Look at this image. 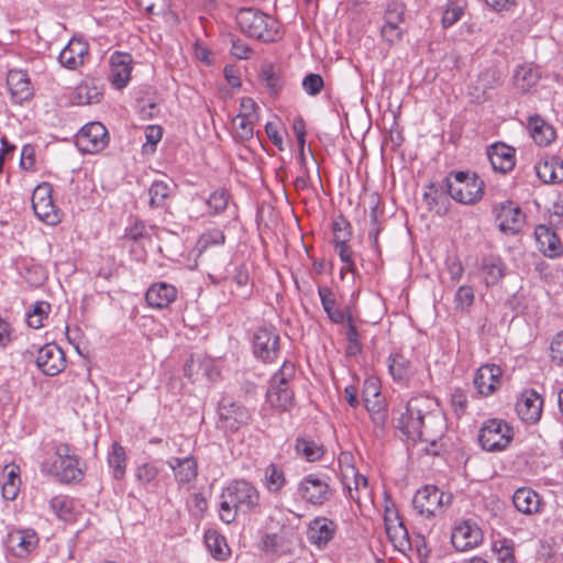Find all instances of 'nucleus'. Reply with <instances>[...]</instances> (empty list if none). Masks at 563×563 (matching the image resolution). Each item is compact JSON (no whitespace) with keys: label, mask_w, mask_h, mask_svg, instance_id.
I'll list each match as a JSON object with an SVG mask.
<instances>
[{"label":"nucleus","mask_w":563,"mask_h":563,"mask_svg":"<svg viewBox=\"0 0 563 563\" xmlns=\"http://www.w3.org/2000/svg\"><path fill=\"white\" fill-rule=\"evenodd\" d=\"M433 405V399L428 396L412 397L394 418L396 428L413 442L419 440L434 444L435 440L428 427V423L439 419L432 413Z\"/></svg>","instance_id":"f257e3e1"},{"label":"nucleus","mask_w":563,"mask_h":563,"mask_svg":"<svg viewBox=\"0 0 563 563\" xmlns=\"http://www.w3.org/2000/svg\"><path fill=\"white\" fill-rule=\"evenodd\" d=\"M219 508V517L222 522L231 523L239 512L251 514L260 506L261 494L258 489L247 481L235 479L222 492Z\"/></svg>","instance_id":"f03ea898"},{"label":"nucleus","mask_w":563,"mask_h":563,"mask_svg":"<svg viewBox=\"0 0 563 563\" xmlns=\"http://www.w3.org/2000/svg\"><path fill=\"white\" fill-rule=\"evenodd\" d=\"M41 472L54 476L63 484L79 483L85 476L79 457L74 449L66 443H58L54 446L53 455L42 462Z\"/></svg>","instance_id":"7ed1b4c3"},{"label":"nucleus","mask_w":563,"mask_h":563,"mask_svg":"<svg viewBox=\"0 0 563 563\" xmlns=\"http://www.w3.org/2000/svg\"><path fill=\"white\" fill-rule=\"evenodd\" d=\"M242 33L263 42H274L279 36V23L273 16L255 8H242L235 15Z\"/></svg>","instance_id":"20e7f679"},{"label":"nucleus","mask_w":563,"mask_h":563,"mask_svg":"<svg viewBox=\"0 0 563 563\" xmlns=\"http://www.w3.org/2000/svg\"><path fill=\"white\" fill-rule=\"evenodd\" d=\"M449 195L457 202L472 205L484 195V181L474 173L453 172L445 178Z\"/></svg>","instance_id":"39448f33"},{"label":"nucleus","mask_w":563,"mask_h":563,"mask_svg":"<svg viewBox=\"0 0 563 563\" xmlns=\"http://www.w3.org/2000/svg\"><path fill=\"white\" fill-rule=\"evenodd\" d=\"M514 438L512 428L503 419L492 418L483 422L478 442L487 452H500L506 450Z\"/></svg>","instance_id":"423d86ee"},{"label":"nucleus","mask_w":563,"mask_h":563,"mask_svg":"<svg viewBox=\"0 0 563 563\" xmlns=\"http://www.w3.org/2000/svg\"><path fill=\"white\" fill-rule=\"evenodd\" d=\"M452 495L440 490L434 485H424L419 488L412 499L416 511L424 517L438 516L451 505Z\"/></svg>","instance_id":"0eeeda50"},{"label":"nucleus","mask_w":563,"mask_h":563,"mask_svg":"<svg viewBox=\"0 0 563 563\" xmlns=\"http://www.w3.org/2000/svg\"><path fill=\"white\" fill-rule=\"evenodd\" d=\"M254 356L263 363L275 362L280 353V335L272 324L258 327L252 338Z\"/></svg>","instance_id":"6e6552de"},{"label":"nucleus","mask_w":563,"mask_h":563,"mask_svg":"<svg viewBox=\"0 0 563 563\" xmlns=\"http://www.w3.org/2000/svg\"><path fill=\"white\" fill-rule=\"evenodd\" d=\"M218 427L230 432L238 431L249 423L251 411L231 396H223L217 408Z\"/></svg>","instance_id":"1a4fd4ad"},{"label":"nucleus","mask_w":563,"mask_h":563,"mask_svg":"<svg viewBox=\"0 0 563 563\" xmlns=\"http://www.w3.org/2000/svg\"><path fill=\"white\" fill-rule=\"evenodd\" d=\"M327 476L308 474L299 482L297 495L307 504L322 506L333 494Z\"/></svg>","instance_id":"9d476101"},{"label":"nucleus","mask_w":563,"mask_h":563,"mask_svg":"<svg viewBox=\"0 0 563 563\" xmlns=\"http://www.w3.org/2000/svg\"><path fill=\"white\" fill-rule=\"evenodd\" d=\"M498 228L504 233L516 234L521 231L526 222V214L521 208L511 200H505L494 206Z\"/></svg>","instance_id":"9b49d317"},{"label":"nucleus","mask_w":563,"mask_h":563,"mask_svg":"<svg viewBox=\"0 0 563 563\" xmlns=\"http://www.w3.org/2000/svg\"><path fill=\"white\" fill-rule=\"evenodd\" d=\"M53 188L48 183L40 184L32 195V207L40 220L43 222L55 225L60 221L58 209L54 205Z\"/></svg>","instance_id":"f8f14e48"},{"label":"nucleus","mask_w":563,"mask_h":563,"mask_svg":"<svg viewBox=\"0 0 563 563\" xmlns=\"http://www.w3.org/2000/svg\"><path fill=\"white\" fill-rule=\"evenodd\" d=\"M109 141L108 131L100 122L84 125L76 135V146L82 153L95 154L102 151Z\"/></svg>","instance_id":"ddd939ff"},{"label":"nucleus","mask_w":563,"mask_h":563,"mask_svg":"<svg viewBox=\"0 0 563 563\" xmlns=\"http://www.w3.org/2000/svg\"><path fill=\"white\" fill-rule=\"evenodd\" d=\"M36 365L46 376H55L66 367L64 351L55 343H47L37 351Z\"/></svg>","instance_id":"4468645a"},{"label":"nucleus","mask_w":563,"mask_h":563,"mask_svg":"<svg viewBox=\"0 0 563 563\" xmlns=\"http://www.w3.org/2000/svg\"><path fill=\"white\" fill-rule=\"evenodd\" d=\"M89 58V44L81 37H73L58 55L59 64L69 70H77Z\"/></svg>","instance_id":"2eb2a0df"},{"label":"nucleus","mask_w":563,"mask_h":563,"mask_svg":"<svg viewBox=\"0 0 563 563\" xmlns=\"http://www.w3.org/2000/svg\"><path fill=\"white\" fill-rule=\"evenodd\" d=\"M483 540L481 528L471 520L459 523L452 531V545L461 552L468 551L477 547Z\"/></svg>","instance_id":"dca6fc26"},{"label":"nucleus","mask_w":563,"mask_h":563,"mask_svg":"<svg viewBox=\"0 0 563 563\" xmlns=\"http://www.w3.org/2000/svg\"><path fill=\"white\" fill-rule=\"evenodd\" d=\"M167 465L173 471L174 478L179 487H189L198 477V462L192 455L185 457H170Z\"/></svg>","instance_id":"f3484780"},{"label":"nucleus","mask_w":563,"mask_h":563,"mask_svg":"<svg viewBox=\"0 0 563 563\" xmlns=\"http://www.w3.org/2000/svg\"><path fill=\"white\" fill-rule=\"evenodd\" d=\"M543 399L534 390H525L516 404V411L520 419L527 423H536L542 415Z\"/></svg>","instance_id":"a211bd4d"},{"label":"nucleus","mask_w":563,"mask_h":563,"mask_svg":"<svg viewBox=\"0 0 563 563\" xmlns=\"http://www.w3.org/2000/svg\"><path fill=\"white\" fill-rule=\"evenodd\" d=\"M38 536L34 529H16L8 534V543L13 555L25 558L34 551L38 544Z\"/></svg>","instance_id":"6ab92c4d"},{"label":"nucleus","mask_w":563,"mask_h":563,"mask_svg":"<svg viewBox=\"0 0 563 563\" xmlns=\"http://www.w3.org/2000/svg\"><path fill=\"white\" fill-rule=\"evenodd\" d=\"M336 528L334 521L325 517H317L308 525L307 538L311 544L323 549L334 538Z\"/></svg>","instance_id":"aec40b11"},{"label":"nucleus","mask_w":563,"mask_h":563,"mask_svg":"<svg viewBox=\"0 0 563 563\" xmlns=\"http://www.w3.org/2000/svg\"><path fill=\"white\" fill-rule=\"evenodd\" d=\"M538 250L549 258H556L563 253V245L556 232L545 225L539 224L534 230Z\"/></svg>","instance_id":"412c9836"},{"label":"nucleus","mask_w":563,"mask_h":563,"mask_svg":"<svg viewBox=\"0 0 563 563\" xmlns=\"http://www.w3.org/2000/svg\"><path fill=\"white\" fill-rule=\"evenodd\" d=\"M177 288L168 283L159 282L152 284L145 294V300L151 308L164 309L169 307L177 299Z\"/></svg>","instance_id":"4be33fe9"},{"label":"nucleus","mask_w":563,"mask_h":563,"mask_svg":"<svg viewBox=\"0 0 563 563\" xmlns=\"http://www.w3.org/2000/svg\"><path fill=\"white\" fill-rule=\"evenodd\" d=\"M132 58L129 54L115 52L110 57L109 80L117 88H124L130 79L132 71Z\"/></svg>","instance_id":"5701e85b"},{"label":"nucleus","mask_w":563,"mask_h":563,"mask_svg":"<svg viewBox=\"0 0 563 563\" xmlns=\"http://www.w3.org/2000/svg\"><path fill=\"white\" fill-rule=\"evenodd\" d=\"M503 371L498 365L486 364L481 366L474 377V385L478 394L489 396L496 391L500 384Z\"/></svg>","instance_id":"b1692460"},{"label":"nucleus","mask_w":563,"mask_h":563,"mask_svg":"<svg viewBox=\"0 0 563 563\" xmlns=\"http://www.w3.org/2000/svg\"><path fill=\"white\" fill-rule=\"evenodd\" d=\"M487 156L494 170L506 174L515 167V148L504 143H496L488 147Z\"/></svg>","instance_id":"393cba45"},{"label":"nucleus","mask_w":563,"mask_h":563,"mask_svg":"<svg viewBox=\"0 0 563 563\" xmlns=\"http://www.w3.org/2000/svg\"><path fill=\"white\" fill-rule=\"evenodd\" d=\"M7 86L14 102L22 103L33 95L27 74L21 69H13L8 73Z\"/></svg>","instance_id":"a878e982"},{"label":"nucleus","mask_w":563,"mask_h":563,"mask_svg":"<svg viewBox=\"0 0 563 563\" xmlns=\"http://www.w3.org/2000/svg\"><path fill=\"white\" fill-rule=\"evenodd\" d=\"M528 129L531 137L539 146H548L556 137L553 125L539 114H533L528 118Z\"/></svg>","instance_id":"bb28decb"},{"label":"nucleus","mask_w":563,"mask_h":563,"mask_svg":"<svg viewBox=\"0 0 563 563\" xmlns=\"http://www.w3.org/2000/svg\"><path fill=\"white\" fill-rule=\"evenodd\" d=\"M536 173L544 184L563 181V161L559 156H550L536 165Z\"/></svg>","instance_id":"cd10ccee"},{"label":"nucleus","mask_w":563,"mask_h":563,"mask_svg":"<svg viewBox=\"0 0 563 563\" xmlns=\"http://www.w3.org/2000/svg\"><path fill=\"white\" fill-rule=\"evenodd\" d=\"M388 369L396 383L406 384L415 374L412 363L401 353H393L388 357Z\"/></svg>","instance_id":"c85d7f7f"},{"label":"nucleus","mask_w":563,"mask_h":563,"mask_svg":"<svg viewBox=\"0 0 563 563\" xmlns=\"http://www.w3.org/2000/svg\"><path fill=\"white\" fill-rule=\"evenodd\" d=\"M318 295L320 297L322 308L331 322L341 324L347 320V316H351L347 309L342 310L336 306L335 296L330 288L319 287Z\"/></svg>","instance_id":"c756f323"},{"label":"nucleus","mask_w":563,"mask_h":563,"mask_svg":"<svg viewBox=\"0 0 563 563\" xmlns=\"http://www.w3.org/2000/svg\"><path fill=\"white\" fill-rule=\"evenodd\" d=\"M512 503L518 511L531 515L540 510L541 497L533 489L521 487L515 492Z\"/></svg>","instance_id":"7c9ffc66"},{"label":"nucleus","mask_w":563,"mask_h":563,"mask_svg":"<svg viewBox=\"0 0 563 563\" xmlns=\"http://www.w3.org/2000/svg\"><path fill=\"white\" fill-rule=\"evenodd\" d=\"M266 396L273 408L283 411L290 410L295 405V394L290 387L269 386Z\"/></svg>","instance_id":"2f4dec72"},{"label":"nucleus","mask_w":563,"mask_h":563,"mask_svg":"<svg viewBox=\"0 0 563 563\" xmlns=\"http://www.w3.org/2000/svg\"><path fill=\"white\" fill-rule=\"evenodd\" d=\"M107 462L115 479H122L126 473V453L119 442H113L108 452Z\"/></svg>","instance_id":"473e14b6"},{"label":"nucleus","mask_w":563,"mask_h":563,"mask_svg":"<svg viewBox=\"0 0 563 563\" xmlns=\"http://www.w3.org/2000/svg\"><path fill=\"white\" fill-rule=\"evenodd\" d=\"M49 508L56 517L64 521H73L76 518V501L66 495H58L49 500Z\"/></svg>","instance_id":"72a5a7b5"},{"label":"nucleus","mask_w":563,"mask_h":563,"mask_svg":"<svg viewBox=\"0 0 563 563\" xmlns=\"http://www.w3.org/2000/svg\"><path fill=\"white\" fill-rule=\"evenodd\" d=\"M4 475L2 497L12 501L18 497L21 487L20 467L15 464L7 465L4 467Z\"/></svg>","instance_id":"f704fd0d"},{"label":"nucleus","mask_w":563,"mask_h":563,"mask_svg":"<svg viewBox=\"0 0 563 563\" xmlns=\"http://www.w3.org/2000/svg\"><path fill=\"white\" fill-rule=\"evenodd\" d=\"M159 473L161 468L156 464L146 462L135 467L134 476L140 486L150 490L157 486Z\"/></svg>","instance_id":"c9c22d12"},{"label":"nucleus","mask_w":563,"mask_h":563,"mask_svg":"<svg viewBox=\"0 0 563 563\" xmlns=\"http://www.w3.org/2000/svg\"><path fill=\"white\" fill-rule=\"evenodd\" d=\"M205 542L211 555L219 561H225L231 551L223 536L216 530H208L205 533Z\"/></svg>","instance_id":"e433bc0d"},{"label":"nucleus","mask_w":563,"mask_h":563,"mask_svg":"<svg viewBox=\"0 0 563 563\" xmlns=\"http://www.w3.org/2000/svg\"><path fill=\"white\" fill-rule=\"evenodd\" d=\"M385 530L388 540L391 542L396 550L405 553L406 551L411 549L409 532L404 521L397 522L395 525H389L388 527H385Z\"/></svg>","instance_id":"4c0bfd02"},{"label":"nucleus","mask_w":563,"mask_h":563,"mask_svg":"<svg viewBox=\"0 0 563 563\" xmlns=\"http://www.w3.org/2000/svg\"><path fill=\"white\" fill-rule=\"evenodd\" d=\"M295 450L298 455L302 456L308 462H316L324 454L323 445L308 438H297Z\"/></svg>","instance_id":"58836bf2"},{"label":"nucleus","mask_w":563,"mask_h":563,"mask_svg":"<svg viewBox=\"0 0 563 563\" xmlns=\"http://www.w3.org/2000/svg\"><path fill=\"white\" fill-rule=\"evenodd\" d=\"M482 271L486 285H495L504 277L505 265L500 257L489 256L484 258Z\"/></svg>","instance_id":"ea45409f"},{"label":"nucleus","mask_w":563,"mask_h":563,"mask_svg":"<svg viewBox=\"0 0 563 563\" xmlns=\"http://www.w3.org/2000/svg\"><path fill=\"white\" fill-rule=\"evenodd\" d=\"M539 78L538 70L528 65L517 67L514 74V82L522 92H527L533 87L539 81Z\"/></svg>","instance_id":"a19ab883"},{"label":"nucleus","mask_w":563,"mask_h":563,"mask_svg":"<svg viewBox=\"0 0 563 563\" xmlns=\"http://www.w3.org/2000/svg\"><path fill=\"white\" fill-rule=\"evenodd\" d=\"M288 539L286 533H266L262 538V550L266 553L286 554L289 552Z\"/></svg>","instance_id":"79ce46f5"},{"label":"nucleus","mask_w":563,"mask_h":563,"mask_svg":"<svg viewBox=\"0 0 563 563\" xmlns=\"http://www.w3.org/2000/svg\"><path fill=\"white\" fill-rule=\"evenodd\" d=\"M234 137L239 141H249L254 135V121L250 113H240L233 119Z\"/></svg>","instance_id":"37998d69"},{"label":"nucleus","mask_w":563,"mask_h":563,"mask_svg":"<svg viewBox=\"0 0 563 563\" xmlns=\"http://www.w3.org/2000/svg\"><path fill=\"white\" fill-rule=\"evenodd\" d=\"M170 194L168 184L162 180L154 181L148 188V205L151 208H164Z\"/></svg>","instance_id":"c03bdc74"},{"label":"nucleus","mask_w":563,"mask_h":563,"mask_svg":"<svg viewBox=\"0 0 563 563\" xmlns=\"http://www.w3.org/2000/svg\"><path fill=\"white\" fill-rule=\"evenodd\" d=\"M265 481L271 493H278L286 484L285 473L278 465L271 463L265 468Z\"/></svg>","instance_id":"a18cd8bd"},{"label":"nucleus","mask_w":563,"mask_h":563,"mask_svg":"<svg viewBox=\"0 0 563 563\" xmlns=\"http://www.w3.org/2000/svg\"><path fill=\"white\" fill-rule=\"evenodd\" d=\"M333 244H347L352 238V227L350 222L343 217L339 216L332 222Z\"/></svg>","instance_id":"49530a36"},{"label":"nucleus","mask_w":563,"mask_h":563,"mask_svg":"<svg viewBox=\"0 0 563 563\" xmlns=\"http://www.w3.org/2000/svg\"><path fill=\"white\" fill-rule=\"evenodd\" d=\"M295 375V364L290 361H285L280 368L272 376L269 386L289 387V383L294 379Z\"/></svg>","instance_id":"de8ad7c7"},{"label":"nucleus","mask_w":563,"mask_h":563,"mask_svg":"<svg viewBox=\"0 0 563 563\" xmlns=\"http://www.w3.org/2000/svg\"><path fill=\"white\" fill-rule=\"evenodd\" d=\"M51 305L46 301H36L33 308L27 312V324L33 329H40L44 325L43 320L48 317Z\"/></svg>","instance_id":"09e8293b"},{"label":"nucleus","mask_w":563,"mask_h":563,"mask_svg":"<svg viewBox=\"0 0 563 563\" xmlns=\"http://www.w3.org/2000/svg\"><path fill=\"white\" fill-rule=\"evenodd\" d=\"M345 339L347 341L346 354L355 356L362 352V344L360 341V333L354 324L352 316H347Z\"/></svg>","instance_id":"8fccbe9b"},{"label":"nucleus","mask_w":563,"mask_h":563,"mask_svg":"<svg viewBox=\"0 0 563 563\" xmlns=\"http://www.w3.org/2000/svg\"><path fill=\"white\" fill-rule=\"evenodd\" d=\"M225 242V235L220 229H210L202 233L197 242V250L202 253L210 246L222 245Z\"/></svg>","instance_id":"3c124183"},{"label":"nucleus","mask_w":563,"mask_h":563,"mask_svg":"<svg viewBox=\"0 0 563 563\" xmlns=\"http://www.w3.org/2000/svg\"><path fill=\"white\" fill-rule=\"evenodd\" d=\"M402 22H394L384 20L383 25L380 26V35L382 38L388 45H395L402 40L404 30L401 29Z\"/></svg>","instance_id":"603ef678"},{"label":"nucleus","mask_w":563,"mask_h":563,"mask_svg":"<svg viewBox=\"0 0 563 563\" xmlns=\"http://www.w3.org/2000/svg\"><path fill=\"white\" fill-rule=\"evenodd\" d=\"M260 78L265 84L266 88L273 93H277L283 87V80L274 70L272 65L263 67Z\"/></svg>","instance_id":"864d4df0"},{"label":"nucleus","mask_w":563,"mask_h":563,"mask_svg":"<svg viewBox=\"0 0 563 563\" xmlns=\"http://www.w3.org/2000/svg\"><path fill=\"white\" fill-rule=\"evenodd\" d=\"M406 5L399 0H390L385 4L383 20L404 22Z\"/></svg>","instance_id":"5fc2aeb1"},{"label":"nucleus","mask_w":563,"mask_h":563,"mask_svg":"<svg viewBox=\"0 0 563 563\" xmlns=\"http://www.w3.org/2000/svg\"><path fill=\"white\" fill-rule=\"evenodd\" d=\"M228 202H229V194L223 189L213 191L207 200V205H208L209 209L212 210V212L214 214H218V213H221L222 211H224L228 207Z\"/></svg>","instance_id":"6e6d98bb"},{"label":"nucleus","mask_w":563,"mask_h":563,"mask_svg":"<svg viewBox=\"0 0 563 563\" xmlns=\"http://www.w3.org/2000/svg\"><path fill=\"white\" fill-rule=\"evenodd\" d=\"M455 308L466 311L474 302V290L471 286H461L454 297Z\"/></svg>","instance_id":"4d7b16f0"},{"label":"nucleus","mask_w":563,"mask_h":563,"mask_svg":"<svg viewBox=\"0 0 563 563\" xmlns=\"http://www.w3.org/2000/svg\"><path fill=\"white\" fill-rule=\"evenodd\" d=\"M144 134L146 142L143 144V152H155L157 143L162 140L163 129L158 125H148L145 129Z\"/></svg>","instance_id":"13d9d810"},{"label":"nucleus","mask_w":563,"mask_h":563,"mask_svg":"<svg viewBox=\"0 0 563 563\" xmlns=\"http://www.w3.org/2000/svg\"><path fill=\"white\" fill-rule=\"evenodd\" d=\"M324 87L323 78L318 75L310 73L306 75L302 79V88L309 96L319 95Z\"/></svg>","instance_id":"bf43d9fd"},{"label":"nucleus","mask_w":563,"mask_h":563,"mask_svg":"<svg viewBox=\"0 0 563 563\" xmlns=\"http://www.w3.org/2000/svg\"><path fill=\"white\" fill-rule=\"evenodd\" d=\"M464 14L463 7L451 2L448 4L446 9L443 12L442 15V26L444 29H449L452 25H454Z\"/></svg>","instance_id":"052dcab7"},{"label":"nucleus","mask_w":563,"mask_h":563,"mask_svg":"<svg viewBox=\"0 0 563 563\" xmlns=\"http://www.w3.org/2000/svg\"><path fill=\"white\" fill-rule=\"evenodd\" d=\"M137 5L152 14H164L169 10V0H136Z\"/></svg>","instance_id":"680f3d73"},{"label":"nucleus","mask_w":563,"mask_h":563,"mask_svg":"<svg viewBox=\"0 0 563 563\" xmlns=\"http://www.w3.org/2000/svg\"><path fill=\"white\" fill-rule=\"evenodd\" d=\"M377 209H378L377 205H375L371 209L369 216H371L372 229L368 232V239L371 241L372 247L374 249L375 253L377 254V256H379L380 250H379V245H378V234L380 231V227L377 222Z\"/></svg>","instance_id":"e2e57ef3"},{"label":"nucleus","mask_w":563,"mask_h":563,"mask_svg":"<svg viewBox=\"0 0 563 563\" xmlns=\"http://www.w3.org/2000/svg\"><path fill=\"white\" fill-rule=\"evenodd\" d=\"M551 358L553 362L558 363L559 365L563 364V331L556 333V335L553 338L551 345Z\"/></svg>","instance_id":"0e129e2a"},{"label":"nucleus","mask_w":563,"mask_h":563,"mask_svg":"<svg viewBox=\"0 0 563 563\" xmlns=\"http://www.w3.org/2000/svg\"><path fill=\"white\" fill-rule=\"evenodd\" d=\"M451 405H452L456 416L460 417V416L464 415L466 411V408H467L466 394L461 389L454 390V393L452 394V397H451Z\"/></svg>","instance_id":"69168bd1"},{"label":"nucleus","mask_w":563,"mask_h":563,"mask_svg":"<svg viewBox=\"0 0 563 563\" xmlns=\"http://www.w3.org/2000/svg\"><path fill=\"white\" fill-rule=\"evenodd\" d=\"M478 82L482 86L483 91L492 89L498 82L497 71L493 68H488L482 71L478 76Z\"/></svg>","instance_id":"338daca9"},{"label":"nucleus","mask_w":563,"mask_h":563,"mask_svg":"<svg viewBox=\"0 0 563 563\" xmlns=\"http://www.w3.org/2000/svg\"><path fill=\"white\" fill-rule=\"evenodd\" d=\"M498 560L500 563H515L514 548L508 544L507 540L501 542L500 548L497 550Z\"/></svg>","instance_id":"774afa93"}]
</instances>
